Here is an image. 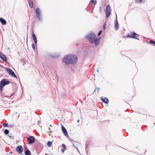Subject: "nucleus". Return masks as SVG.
Returning <instances> with one entry per match:
<instances>
[{
    "mask_svg": "<svg viewBox=\"0 0 155 155\" xmlns=\"http://www.w3.org/2000/svg\"><path fill=\"white\" fill-rule=\"evenodd\" d=\"M150 43L151 44H152L153 45H155V41L153 40H150Z\"/></svg>",
    "mask_w": 155,
    "mask_h": 155,
    "instance_id": "nucleus-24",
    "label": "nucleus"
},
{
    "mask_svg": "<svg viewBox=\"0 0 155 155\" xmlns=\"http://www.w3.org/2000/svg\"><path fill=\"white\" fill-rule=\"evenodd\" d=\"M102 30H100L99 32L98 33V36H100V35H101V34L102 33Z\"/></svg>",
    "mask_w": 155,
    "mask_h": 155,
    "instance_id": "nucleus-27",
    "label": "nucleus"
},
{
    "mask_svg": "<svg viewBox=\"0 0 155 155\" xmlns=\"http://www.w3.org/2000/svg\"><path fill=\"white\" fill-rule=\"evenodd\" d=\"M6 71L8 73V74L12 77L18 78L17 75L15 74L14 72L11 69L8 68H6Z\"/></svg>",
    "mask_w": 155,
    "mask_h": 155,
    "instance_id": "nucleus-4",
    "label": "nucleus"
},
{
    "mask_svg": "<svg viewBox=\"0 0 155 155\" xmlns=\"http://www.w3.org/2000/svg\"><path fill=\"white\" fill-rule=\"evenodd\" d=\"M0 21L3 25H5L7 23L6 21L2 18H0Z\"/></svg>",
    "mask_w": 155,
    "mask_h": 155,
    "instance_id": "nucleus-14",
    "label": "nucleus"
},
{
    "mask_svg": "<svg viewBox=\"0 0 155 155\" xmlns=\"http://www.w3.org/2000/svg\"><path fill=\"white\" fill-rule=\"evenodd\" d=\"M61 130L63 134L65 136H67L68 135V134L66 130L62 125L61 126Z\"/></svg>",
    "mask_w": 155,
    "mask_h": 155,
    "instance_id": "nucleus-10",
    "label": "nucleus"
},
{
    "mask_svg": "<svg viewBox=\"0 0 155 155\" xmlns=\"http://www.w3.org/2000/svg\"><path fill=\"white\" fill-rule=\"evenodd\" d=\"M35 138L32 136H30L28 138V141L29 144H32L34 143Z\"/></svg>",
    "mask_w": 155,
    "mask_h": 155,
    "instance_id": "nucleus-7",
    "label": "nucleus"
},
{
    "mask_svg": "<svg viewBox=\"0 0 155 155\" xmlns=\"http://www.w3.org/2000/svg\"><path fill=\"white\" fill-rule=\"evenodd\" d=\"M104 27V29H105V27Z\"/></svg>",
    "mask_w": 155,
    "mask_h": 155,
    "instance_id": "nucleus-30",
    "label": "nucleus"
},
{
    "mask_svg": "<svg viewBox=\"0 0 155 155\" xmlns=\"http://www.w3.org/2000/svg\"><path fill=\"white\" fill-rule=\"evenodd\" d=\"M25 155H31L30 151L29 150H27L25 152Z\"/></svg>",
    "mask_w": 155,
    "mask_h": 155,
    "instance_id": "nucleus-19",
    "label": "nucleus"
},
{
    "mask_svg": "<svg viewBox=\"0 0 155 155\" xmlns=\"http://www.w3.org/2000/svg\"><path fill=\"white\" fill-rule=\"evenodd\" d=\"M16 150L19 153L21 154L23 152V148L21 146H18L16 149Z\"/></svg>",
    "mask_w": 155,
    "mask_h": 155,
    "instance_id": "nucleus-9",
    "label": "nucleus"
},
{
    "mask_svg": "<svg viewBox=\"0 0 155 155\" xmlns=\"http://www.w3.org/2000/svg\"><path fill=\"white\" fill-rule=\"evenodd\" d=\"M87 38L91 43H93L94 40L96 38V36L94 33L91 34L87 36Z\"/></svg>",
    "mask_w": 155,
    "mask_h": 155,
    "instance_id": "nucleus-3",
    "label": "nucleus"
},
{
    "mask_svg": "<svg viewBox=\"0 0 155 155\" xmlns=\"http://www.w3.org/2000/svg\"><path fill=\"white\" fill-rule=\"evenodd\" d=\"M26 113L25 112L23 113V116L25 117H26L27 118L26 119V120H28V119H27L28 118V116L26 115Z\"/></svg>",
    "mask_w": 155,
    "mask_h": 155,
    "instance_id": "nucleus-23",
    "label": "nucleus"
},
{
    "mask_svg": "<svg viewBox=\"0 0 155 155\" xmlns=\"http://www.w3.org/2000/svg\"><path fill=\"white\" fill-rule=\"evenodd\" d=\"M32 36L33 40L35 43V44L36 45L37 44V38H36L35 35L34 34L33 31V34H32Z\"/></svg>",
    "mask_w": 155,
    "mask_h": 155,
    "instance_id": "nucleus-12",
    "label": "nucleus"
},
{
    "mask_svg": "<svg viewBox=\"0 0 155 155\" xmlns=\"http://www.w3.org/2000/svg\"><path fill=\"white\" fill-rule=\"evenodd\" d=\"M10 83V81H6L5 79H2L0 83V90L2 91L4 86L6 85L9 84Z\"/></svg>",
    "mask_w": 155,
    "mask_h": 155,
    "instance_id": "nucleus-2",
    "label": "nucleus"
},
{
    "mask_svg": "<svg viewBox=\"0 0 155 155\" xmlns=\"http://www.w3.org/2000/svg\"><path fill=\"white\" fill-rule=\"evenodd\" d=\"M36 17L39 20L41 19V12L40 8H37L36 10Z\"/></svg>",
    "mask_w": 155,
    "mask_h": 155,
    "instance_id": "nucleus-8",
    "label": "nucleus"
},
{
    "mask_svg": "<svg viewBox=\"0 0 155 155\" xmlns=\"http://www.w3.org/2000/svg\"><path fill=\"white\" fill-rule=\"evenodd\" d=\"M28 4L30 7L32 8L33 7V3L32 0H28Z\"/></svg>",
    "mask_w": 155,
    "mask_h": 155,
    "instance_id": "nucleus-16",
    "label": "nucleus"
},
{
    "mask_svg": "<svg viewBox=\"0 0 155 155\" xmlns=\"http://www.w3.org/2000/svg\"><path fill=\"white\" fill-rule=\"evenodd\" d=\"M139 35L134 32H133L130 34L127 35V38H130L136 39H138Z\"/></svg>",
    "mask_w": 155,
    "mask_h": 155,
    "instance_id": "nucleus-5",
    "label": "nucleus"
},
{
    "mask_svg": "<svg viewBox=\"0 0 155 155\" xmlns=\"http://www.w3.org/2000/svg\"><path fill=\"white\" fill-rule=\"evenodd\" d=\"M111 9L110 6L109 5H107L106 6V18H108L111 14Z\"/></svg>",
    "mask_w": 155,
    "mask_h": 155,
    "instance_id": "nucleus-6",
    "label": "nucleus"
},
{
    "mask_svg": "<svg viewBox=\"0 0 155 155\" xmlns=\"http://www.w3.org/2000/svg\"><path fill=\"white\" fill-rule=\"evenodd\" d=\"M91 2L94 5H95L97 3L96 0H91Z\"/></svg>",
    "mask_w": 155,
    "mask_h": 155,
    "instance_id": "nucleus-22",
    "label": "nucleus"
},
{
    "mask_svg": "<svg viewBox=\"0 0 155 155\" xmlns=\"http://www.w3.org/2000/svg\"><path fill=\"white\" fill-rule=\"evenodd\" d=\"M32 48H33V49H34V50L35 49V45L34 44H32Z\"/></svg>",
    "mask_w": 155,
    "mask_h": 155,
    "instance_id": "nucleus-26",
    "label": "nucleus"
},
{
    "mask_svg": "<svg viewBox=\"0 0 155 155\" xmlns=\"http://www.w3.org/2000/svg\"><path fill=\"white\" fill-rule=\"evenodd\" d=\"M119 24L118 23L117 21V22L115 24V28L116 30H118L119 29Z\"/></svg>",
    "mask_w": 155,
    "mask_h": 155,
    "instance_id": "nucleus-21",
    "label": "nucleus"
},
{
    "mask_svg": "<svg viewBox=\"0 0 155 155\" xmlns=\"http://www.w3.org/2000/svg\"><path fill=\"white\" fill-rule=\"evenodd\" d=\"M79 120H78V122H79Z\"/></svg>",
    "mask_w": 155,
    "mask_h": 155,
    "instance_id": "nucleus-29",
    "label": "nucleus"
},
{
    "mask_svg": "<svg viewBox=\"0 0 155 155\" xmlns=\"http://www.w3.org/2000/svg\"><path fill=\"white\" fill-rule=\"evenodd\" d=\"M4 133L6 134H7L9 133V131L8 130L6 129L5 130Z\"/></svg>",
    "mask_w": 155,
    "mask_h": 155,
    "instance_id": "nucleus-25",
    "label": "nucleus"
},
{
    "mask_svg": "<svg viewBox=\"0 0 155 155\" xmlns=\"http://www.w3.org/2000/svg\"><path fill=\"white\" fill-rule=\"evenodd\" d=\"M100 39L96 38L94 40V43H95V45H97L98 44L99 42Z\"/></svg>",
    "mask_w": 155,
    "mask_h": 155,
    "instance_id": "nucleus-18",
    "label": "nucleus"
},
{
    "mask_svg": "<svg viewBox=\"0 0 155 155\" xmlns=\"http://www.w3.org/2000/svg\"><path fill=\"white\" fill-rule=\"evenodd\" d=\"M101 99L102 102L106 104H107L109 102V100L106 97H104L103 98H102Z\"/></svg>",
    "mask_w": 155,
    "mask_h": 155,
    "instance_id": "nucleus-13",
    "label": "nucleus"
},
{
    "mask_svg": "<svg viewBox=\"0 0 155 155\" xmlns=\"http://www.w3.org/2000/svg\"><path fill=\"white\" fill-rule=\"evenodd\" d=\"M145 2V0H135V2L136 3L141 4L142 3H144Z\"/></svg>",
    "mask_w": 155,
    "mask_h": 155,
    "instance_id": "nucleus-17",
    "label": "nucleus"
},
{
    "mask_svg": "<svg viewBox=\"0 0 155 155\" xmlns=\"http://www.w3.org/2000/svg\"><path fill=\"white\" fill-rule=\"evenodd\" d=\"M0 58L1 59L5 61H7V58L5 55L2 53H0Z\"/></svg>",
    "mask_w": 155,
    "mask_h": 155,
    "instance_id": "nucleus-11",
    "label": "nucleus"
},
{
    "mask_svg": "<svg viewBox=\"0 0 155 155\" xmlns=\"http://www.w3.org/2000/svg\"><path fill=\"white\" fill-rule=\"evenodd\" d=\"M52 144V142L49 141L47 142V145L49 147H51V146Z\"/></svg>",
    "mask_w": 155,
    "mask_h": 155,
    "instance_id": "nucleus-20",
    "label": "nucleus"
},
{
    "mask_svg": "<svg viewBox=\"0 0 155 155\" xmlns=\"http://www.w3.org/2000/svg\"><path fill=\"white\" fill-rule=\"evenodd\" d=\"M66 149L67 148L65 145L64 144H62V149L61 150L62 152L64 153Z\"/></svg>",
    "mask_w": 155,
    "mask_h": 155,
    "instance_id": "nucleus-15",
    "label": "nucleus"
},
{
    "mask_svg": "<svg viewBox=\"0 0 155 155\" xmlns=\"http://www.w3.org/2000/svg\"><path fill=\"white\" fill-rule=\"evenodd\" d=\"M3 126H4L5 127H7L8 126V124L6 123H3Z\"/></svg>",
    "mask_w": 155,
    "mask_h": 155,
    "instance_id": "nucleus-28",
    "label": "nucleus"
},
{
    "mask_svg": "<svg viewBox=\"0 0 155 155\" xmlns=\"http://www.w3.org/2000/svg\"><path fill=\"white\" fill-rule=\"evenodd\" d=\"M78 60L77 56L73 54H69L65 56L62 60L63 62L66 64H74L77 63Z\"/></svg>",
    "mask_w": 155,
    "mask_h": 155,
    "instance_id": "nucleus-1",
    "label": "nucleus"
}]
</instances>
